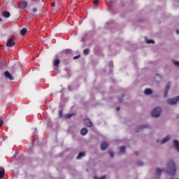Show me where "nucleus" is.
I'll return each mask as SVG.
<instances>
[{
  "label": "nucleus",
  "instance_id": "1",
  "mask_svg": "<svg viewBox=\"0 0 179 179\" xmlns=\"http://www.w3.org/2000/svg\"><path fill=\"white\" fill-rule=\"evenodd\" d=\"M168 171L166 173L170 176H176L177 173V166H176V163L173 161H170L167 164Z\"/></svg>",
  "mask_w": 179,
  "mask_h": 179
},
{
  "label": "nucleus",
  "instance_id": "2",
  "mask_svg": "<svg viewBox=\"0 0 179 179\" xmlns=\"http://www.w3.org/2000/svg\"><path fill=\"white\" fill-rule=\"evenodd\" d=\"M162 113V108L156 107L151 113L152 117H155V118H159L160 117V114Z\"/></svg>",
  "mask_w": 179,
  "mask_h": 179
},
{
  "label": "nucleus",
  "instance_id": "3",
  "mask_svg": "<svg viewBox=\"0 0 179 179\" xmlns=\"http://www.w3.org/2000/svg\"><path fill=\"white\" fill-rule=\"evenodd\" d=\"M179 101V96L175 97V98H171L167 99V103L169 104V106H176Z\"/></svg>",
  "mask_w": 179,
  "mask_h": 179
},
{
  "label": "nucleus",
  "instance_id": "4",
  "mask_svg": "<svg viewBox=\"0 0 179 179\" xmlns=\"http://www.w3.org/2000/svg\"><path fill=\"white\" fill-rule=\"evenodd\" d=\"M83 123L85 125V127H88L89 128H91V127H93V123L89 118L84 119Z\"/></svg>",
  "mask_w": 179,
  "mask_h": 179
},
{
  "label": "nucleus",
  "instance_id": "5",
  "mask_svg": "<svg viewBox=\"0 0 179 179\" xmlns=\"http://www.w3.org/2000/svg\"><path fill=\"white\" fill-rule=\"evenodd\" d=\"M171 86V83H168L166 84L165 90H164V97H167V96L169 94V90H170Z\"/></svg>",
  "mask_w": 179,
  "mask_h": 179
},
{
  "label": "nucleus",
  "instance_id": "6",
  "mask_svg": "<svg viewBox=\"0 0 179 179\" xmlns=\"http://www.w3.org/2000/svg\"><path fill=\"white\" fill-rule=\"evenodd\" d=\"M16 44L13 39L10 38L7 41L6 45V47H13Z\"/></svg>",
  "mask_w": 179,
  "mask_h": 179
},
{
  "label": "nucleus",
  "instance_id": "7",
  "mask_svg": "<svg viewBox=\"0 0 179 179\" xmlns=\"http://www.w3.org/2000/svg\"><path fill=\"white\" fill-rule=\"evenodd\" d=\"M4 76L5 78H7V79H9L10 80H13L15 78H13V76L9 73V71H6L4 72Z\"/></svg>",
  "mask_w": 179,
  "mask_h": 179
},
{
  "label": "nucleus",
  "instance_id": "8",
  "mask_svg": "<svg viewBox=\"0 0 179 179\" xmlns=\"http://www.w3.org/2000/svg\"><path fill=\"white\" fill-rule=\"evenodd\" d=\"M106 149H108V143L104 141L101 143V150H106Z\"/></svg>",
  "mask_w": 179,
  "mask_h": 179
},
{
  "label": "nucleus",
  "instance_id": "9",
  "mask_svg": "<svg viewBox=\"0 0 179 179\" xmlns=\"http://www.w3.org/2000/svg\"><path fill=\"white\" fill-rule=\"evenodd\" d=\"M19 6L20 9H26L27 8V1H21L19 3Z\"/></svg>",
  "mask_w": 179,
  "mask_h": 179
},
{
  "label": "nucleus",
  "instance_id": "10",
  "mask_svg": "<svg viewBox=\"0 0 179 179\" xmlns=\"http://www.w3.org/2000/svg\"><path fill=\"white\" fill-rule=\"evenodd\" d=\"M163 171H164V170H162L160 168L157 169L156 173H157V176L158 177L157 179L160 178V176H162V173H163Z\"/></svg>",
  "mask_w": 179,
  "mask_h": 179
},
{
  "label": "nucleus",
  "instance_id": "11",
  "mask_svg": "<svg viewBox=\"0 0 179 179\" xmlns=\"http://www.w3.org/2000/svg\"><path fill=\"white\" fill-rule=\"evenodd\" d=\"M152 93H153V91H152V89L150 88H146L144 90V94H145L146 96H149L150 94H152Z\"/></svg>",
  "mask_w": 179,
  "mask_h": 179
},
{
  "label": "nucleus",
  "instance_id": "12",
  "mask_svg": "<svg viewBox=\"0 0 179 179\" xmlns=\"http://www.w3.org/2000/svg\"><path fill=\"white\" fill-rule=\"evenodd\" d=\"M59 64H61V60L59 59H55L53 61L54 66L58 67V66H59Z\"/></svg>",
  "mask_w": 179,
  "mask_h": 179
},
{
  "label": "nucleus",
  "instance_id": "13",
  "mask_svg": "<svg viewBox=\"0 0 179 179\" xmlns=\"http://www.w3.org/2000/svg\"><path fill=\"white\" fill-rule=\"evenodd\" d=\"M2 15H3V17H5L6 19L10 17V13H9V11L3 12Z\"/></svg>",
  "mask_w": 179,
  "mask_h": 179
},
{
  "label": "nucleus",
  "instance_id": "14",
  "mask_svg": "<svg viewBox=\"0 0 179 179\" xmlns=\"http://www.w3.org/2000/svg\"><path fill=\"white\" fill-rule=\"evenodd\" d=\"M3 176H5V169L0 167V178H3Z\"/></svg>",
  "mask_w": 179,
  "mask_h": 179
},
{
  "label": "nucleus",
  "instance_id": "15",
  "mask_svg": "<svg viewBox=\"0 0 179 179\" xmlns=\"http://www.w3.org/2000/svg\"><path fill=\"white\" fill-rule=\"evenodd\" d=\"M85 156L86 154L84 152H80L77 156V159L79 160V159H82V157H85Z\"/></svg>",
  "mask_w": 179,
  "mask_h": 179
},
{
  "label": "nucleus",
  "instance_id": "16",
  "mask_svg": "<svg viewBox=\"0 0 179 179\" xmlns=\"http://www.w3.org/2000/svg\"><path fill=\"white\" fill-rule=\"evenodd\" d=\"M155 80L157 83L160 82V80H162V76L159 74H156L155 76Z\"/></svg>",
  "mask_w": 179,
  "mask_h": 179
},
{
  "label": "nucleus",
  "instance_id": "17",
  "mask_svg": "<svg viewBox=\"0 0 179 179\" xmlns=\"http://www.w3.org/2000/svg\"><path fill=\"white\" fill-rule=\"evenodd\" d=\"M169 141H170V136H167L164 139H162L161 141V143L162 144L166 143V142H169Z\"/></svg>",
  "mask_w": 179,
  "mask_h": 179
},
{
  "label": "nucleus",
  "instance_id": "18",
  "mask_svg": "<svg viewBox=\"0 0 179 179\" xmlns=\"http://www.w3.org/2000/svg\"><path fill=\"white\" fill-rule=\"evenodd\" d=\"M173 143L175 145L176 149L179 152V141L178 140H174Z\"/></svg>",
  "mask_w": 179,
  "mask_h": 179
},
{
  "label": "nucleus",
  "instance_id": "19",
  "mask_svg": "<svg viewBox=\"0 0 179 179\" xmlns=\"http://www.w3.org/2000/svg\"><path fill=\"white\" fill-rule=\"evenodd\" d=\"M87 132H88V130H87L86 128H83V129H81V131H80V134H81V135H83V136L86 135V134H87Z\"/></svg>",
  "mask_w": 179,
  "mask_h": 179
},
{
  "label": "nucleus",
  "instance_id": "20",
  "mask_svg": "<svg viewBox=\"0 0 179 179\" xmlns=\"http://www.w3.org/2000/svg\"><path fill=\"white\" fill-rule=\"evenodd\" d=\"M27 33V29L26 28H22L20 31V34L21 36H24Z\"/></svg>",
  "mask_w": 179,
  "mask_h": 179
},
{
  "label": "nucleus",
  "instance_id": "21",
  "mask_svg": "<svg viewBox=\"0 0 179 179\" xmlns=\"http://www.w3.org/2000/svg\"><path fill=\"white\" fill-rule=\"evenodd\" d=\"M83 53L85 54V55H87L90 54V49H89V48L85 49L83 50Z\"/></svg>",
  "mask_w": 179,
  "mask_h": 179
},
{
  "label": "nucleus",
  "instance_id": "22",
  "mask_svg": "<svg viewBox=\"0 0 179 179\" xmlns=\"http://www.w3.org/2000/svg\"><path fill=\"white\" fill-rule=\"evenodd\" d=\"M125 149H126V148H125L124 145L121 146V147L120 148V153H125Z\"/></svg>",
  "mask_w": 179,
  "mask_h": 179
},
{
  "label": "nucleus",
  "instance_id": "23",
  "mask_svg": "<svg viewBox=\"0 0 179 179\" xmlns=\"http://www.w3.org/2000/svg\"><path fill=\"white\" fill-rule=\"evenodd\" d=\"M146 43L147 44H155V41H153L152 39H147Z\"/></svg>",
  "mask_w": 179,
  "mask_h": 179
},
{
  "label": "nucleus",
  "instance_id": "24",
  "mask_svg": "<svg viewBox=\"0 0 179 179\" xmlns=\"http://www.w3.org/2000/svg\"><path fill=\"white\" fill-rule=\"evenodd\" d=\"M75 115V113H69L66 115V118H71V117H73Z\"/></svg>",
  "mask_w": 179,
  "mask_h": 179
},
{
  "label": "nucleus",
  "instance_id": "25",
  "mask_svg": "<svg viewBox=\"0 0 179 179\" xmlns=\"http://www.w3.org/2000/svg\"><path fill=\"white\" fill-rule=\"evenodd\" d=\"M64 52H65L66 54H72V50H71V49H66V50H64Z\"/></svg>",
  "mask_w": 179,
  "mask_h": 179
},
{
  "label": "nucleus",
  "instance_id": "26",
  "mask_svg": "<svg viewBox=\"0 0 179 179\" xmlns=\"http://www.w3.org/2000/svg\"><path fill=\"white\" fill-rule=\"evenodd\" d=\"M94 179H106V176H103L101 178H99L97 176H94Z\"/></svg>",
  "mask_w": 179,
  "mask_h": 179
},
{
  "label": "nucleus",
  "instance_id": "27",
  "mask_svg": "<svg viewBox=\"0 0 179 179\" xmlns=\"http://www.w3.org/2000/svg\"><path fill=\"white\" fill-rule=\"evenodd\" d=\"M3 125V119H2L1 117H0V128Z\"/></svg>",
  "mask_w": 179,
  "mask_h": 179
},
{
  "label": "nucleus",
  "instance_id": "28",
  "mask_svg": "<svg viewBox=\"0 0 179 179\" xmlns=\"http://www.w3.org/2000/svg\"><path fill=\"white\" fill-rule=\"evenodd\" d=\"M139 128L141 129H143V128H149V126L148 125H144V126H140Z\"/></svg>",
  "mask_w": 179,
  "mask_h": 179
},
{
  "label": "nucleus",
  "instance_id": "29",
  "mask_svg": "<svg viewBox=\"0 0 179 179\" xmlns=\"http://www.w3.org/2000/svg\"><path fill=\"white\" fill-rule=\"evenodd\" d=\"M109 155H110V157H114V152L113 151H110Z\"/></svg>",
  "mask_w": 179,
  "mask_h": 179
},
{
  "label": "nucleus",
  "instance_id": "30",
  "mask_svg": "<svg viewBox=\"0 0 179 179\" xmlns=\"http://www.w3.org/2000/svg\"><path fill=\"white\" fill-rule=\"evenodd\" d=\"M122 99H124V95H122L121 97L118 98L120 103H121V101H122Z\"/></svg>",
  "mask_w": 179,
  "mask_h": 179
},
{
  "label": "nucleus",
  "instance_id": "31",
  "mask_svg": "<svg viewBox=\"0 0 179 179\" xmlns=\"http://www.w3.org/2000/svg\"><path fill=\"white\" fill-rule=\"evenodd\" d=\"M94 5H99V0H94Z\"/></svg>",
  "mask_w": 179,
  "mask_h": 179
},
{
  "label": "nucleus",
  "instance_id": "32",
  "mask_svg": "<svg viewBox=\"0 0 179 179\" xmlns=\"http://www.w3.org/2000/svg\"><path fill=\"white\" fill-rule=\"evenodd\" d=\"M32 12H33V13H36V12H37V8H34L32 9Z\"/></svg>",
  "mask_w": 179,
  "mask_h": 179
},
{
  "label": "nucleus",
  "instance_id": "33",
  "mask_svg": "<svg viewBox=\"0 0 179 179\" xmlns=\"http://www.w3.org/2000/svg\"><path fill=\"white\" fill-rule=\"evenodd\" d=\"M174 65H176V66H179V62H174Z\"/></svg>",
  "mask_w": 179,
  "mask_h": 179
},
{
  "label": "nucleus",
  "instance_id": "34",
  "mask_svg": "<svg viewBox=\"0 0 179 179\" xmlns=\"http://www.w3.org/2000/svg\"><path fill=\"white\" fill-rule=\"evenodd\" d=\"M78 58H80V55L75 56L73 59H78Z\"/></svg>",
  "mask_w": 179,
  "mask_h": 179
},
{
  "label": "nucleus",
  "instance_id": "35",
  "mask_svg": "<svg viewBox=\"0 0 179 179\" xmlns=\"http://www.w3.org/2000/svg\"><path fill=\"white\" fill-rule=\"evenodd\" d=\"M138 166H143V163L141 162H138Z\"/></svg>",
  "mask_w": 179,
  "mask_h": 179
},
{
  "label": "nucleus",
  "instance_id": "36",
  "mask_svg": "<svg viewBox=\"0 0 179 179\" xmlns=\"http://www.w3.org/2000/svg\"><path fill=\"white\" fill-rule=\"evenodd\" d=\"M52 6L53 7V8H55V2H53V3H52Z\"/></svg>",
  "mask_w": 179,
  "mask_h": 179
},
{
  "label": "nucleus",
  "instance_id": "37",
  "mask_svg": "<svg viewBox=\"0 0 179 179\" xmlns=\"http://www.w3.org/2000/svg\"><path fill=\"white\" fill-rule=\"evenodd\" d=\"M59 115H62V110H59Z\"/></svg>",
  "mask_w": 179,
  "mask_h": 179
},
{
  "label": "nucleus",
  "instance_id": "38",
  "mask_svg": "<svg viewBox=\"0 0 179 179\" xmlns=\"http://www.w3.org/2000/svg\"><path fill=\"white\" fill-rule=\"evenodd\" d=\"M176 34H179V30L178 29H176Z\"/></svg>",
  "mask_w": 179,
  "mask_h": 179
},
{
  "label": "nucleus",
  "instance_id": "39",
  "mask_svg": "<svg viewBox=\"0 0 179 179\" xmlns=\"http://www.w3.org/2000/svg\"><path fill=\"white\" fill-rule=\"evenodd\" d=\"M116 110H117V111H120V107H117V108H116Z\"/></svg>",
  "mask_w": 179,
  "mask_h": 179
},
{
  "label": "nucleus",
  "instance_id": "40",
  "mask_svg": "<svg viewBox=\"0 0 179 179\" xmlns=\"http://www.w3.org/2000/svg\"><path fill=\"white\" fill-rule=\"evenodd\" d=\"M134 155H136V156H138V152H135Z\"/></svg>",
  "mask_w": 179,
  "mask_h": 179
},
{
  "label": "nucleus",
  "instance_id": "41",
  "mask_svg": "<svg viewBox=\"0 0 179 179\" xmlns=\"http://www.w3.org/2000/svg\"><path fill=\"white\" fill-rule=\"evenodd\" d=\"M159 142H160V140L157 139V143H159Z\"/></svg>",
  "mask_w": 179,
  "mask_h": 179
},
{
  "label": "nucleus",
  "instance_id": "42",
  "mask_svg": "<svg viewBox=\"0 0 179 179\" xmlns=\"http://www.w3.org/2000/svg\"><path fill=\"white\" fill-rule=\"evenodd\" d=\"M136 132H139V130L136 129Z\"/></svg>",
  "mask_w": 179,
  "mask_h": 179
},
{
  "label": "nucleus",
  "instance_id": "43",
  "mask_svg": "<svg viewBox=\"0 0 179 179\" xmlns=\"http://www.w3.org/2000/svg\"><path fill=\"white\" fill-rule=\"evenodd\" d=\"M0 22H2V18H0Z\"/></svg>",
  "mask_w": 179,
  "mask_h": 179
},
{
  "label": "nucleus",
  "instance_id": "44",
  "mask_svg": "<svg viewBox=\"0 0 179 179\" xmlns=\"http://www.w3.org/2000/svg\"><path fill=\"white\" fill-rule=\"evenodd\" d=\"M0 47H1V45H0Z\"/></svg>",
  "mask_w": 179,
  "mask_h": 179
}]
</instances>
